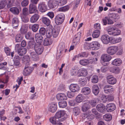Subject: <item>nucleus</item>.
Instances as JSON below:
<instances>
[{"mask_svg":"<svg viewBox=\"0 0 125 125\" xmlns=\"http://www.w3.org/2000/svg\"><path fill=\"white\" fill-rule=\"evenodd\" d=\"M59 31V30L56 28L53 29L51 28H48L46 31V36L50 38L52 36L53 37L56 38L58 36Z\"/></svg>","mask_w":125,"mask_h":125,"instance_id":"nucleus-2","label":"nucleus"},{"mask_svg":"<svg viewBox=\"0 0 125 125\" xmlns=\"http://www.w3.org/2000/svg\"><path fill=\"white\" fill-rule=\"evenodd\" d=\"M64 19V15L62 13H59L55 16V22L57 25L61 24L63 22Z\"/></svg>","mask_w":125,"mask_h":125,"instance_id":"nucleus-4","label":"nucleus"},{"mask_svg":"<svg viewBox=\"0 0 125 125\" xmlns=\"http://www.w3.org/2000/svg\"><path fill=\"white\" fill-rule=\"evenodd\" d=\"M82 92L84 94L87 95L91 92V89L88 87H84L82 89Z\"/></svg>","mask_w":125,"mask_h":125,"instance_id":"nucleus-33","label":"nucleus"},{"mask_svg":"<svg viewBox=\"0 0 125 125\" xmlns=\"http://www.w3.org/2000/svg\"><path fill=\"white\" fill-rule=\"evenodd\" d=\"M121 41V38H114L111 40V42L113 44H115L120 42Z\"/></svg>","mask_w":125,"mask_h":125,"instance_id":"nucleus-46","label":"nucleus"},{"mask_svg":"<svg viewBox=\"0 0 125 125\" xmlns=\"http://www.w3.org/2000/svg\"><path fill=\"white\" fill-rule=\"evenodd\" d=\"M35 44H36L35 43L34 41H30L28 43V47L30 48H32L33 47L34 48V45Z\"/></svg>","mask_w":125,"mask_h":125,"instance_id":"nucleus-56","label":"nucleus"},{"mask_svg":"<svg viewBox=\"0 0 125 125\" xmlns=\"http://www.w3.org/2000/svg\"><path fill=\"white\" fill-rule=\"evenodd\" d=\"M116 106L115 104L113 103H110L106 106V108L108 112H112L115 110Z\"/></svg>","mask_w":125,"mask_h":125,"instance_id":"nucleus-15","label":"nucleus"},{"mask_svg":"<svg viewBox=\"0 0 125 125\" xmlns=\"http://www.w3.org/2000/svg\"><path fill=\"white\" fill-rule=\"evenodd\" d=\"M23 60L26 63L24 68L23 70V74L25 76H27L30 75L33 70V69L30 67L27 66L29 65V62L30 59L29 57L24 56L23 57Z\"/></svg>","mask_w":125,"mask_h":125,"instance_id":"nucleus-1","label":"nucleus"},{"mask_svg":"<svg viewBox=\"0 0 125 125\" xmlns=\"http://www.w3.org/2000/svg\"><path fill=\"white\" fill-rule=\"evenodd\" d=\"M10 10L14 15H17L19 13V9L17 7H12L10 9Z\"/></svg>","mask_w":125,"mask_h":125,"instance_id":"nucleus-29","label":"nucleus"},{"mask_svg":"<svg viewBox=\"0 0 125 125\" xmlns=\"http://www.w3.org/2000/svg\"><path fill=\"white\" fill-rule=\"evenodd\" d=\"M59 107L61 108H64L67 106V102L65 101H62L59 103Z\"/></svg>","mask_w":125,"mask_h":125,"instance_id":"nucleus-50","label":"nucleus"},{"mask_svg":"<svg viewBox=\"0 0 125 125\" xmlns=\"http://www.w3.org/2000/svg\"><path fill=\"white\" fill-rule=\"evenodd\" d=\"M80 71L81 72L83 76H85L87 74V71L86 69L83 68L81 69Z\"/></svg>","mask_w":125,"mask_h":125,"instance_id":"nucleus-54","label":"nucleus"},{"mask_svg":"<svg viewBox=\"0 0 125 125\" xmlns=\"http://www.w3.org/2000/svg\"><path fill=\"white\" fill-rule=\"evenodd\" d=\"M40 34H41L43 35H44L46 34V29L44 27H41L39 31Z\"/></svg>","mask_w":125,"mask_h":125,"instance_id":"nucleus-57","label":"nucleus"},{"mask_svg":"<svg viewBox=\"0 0 125 125\" xmlns=\"http://www.w3.org/2000/svg\"><path fill=\"white\" fill-rule=\"evenodd\" d=\"M39 25L38 24H34L31 27L32 31L34 32L37 31L39 28Z\"/></svg>","mask_w":125,"mask_h":125,"instance_id":"nucleus-49","label":"nucleus"},{"mask_svg":"<svg viewBox=\"0 0 125 125\" xmlns=\"http://www.w3.org/2000/svg\"><path fill=\"white\" fill-rule=\"evenodd\" d=\"M86 78L84 77H82L79 78L78 82H80L81 86H83L86 84Z\"/></svg>","mask_w":125,"mask_h":125,"instance_id":"nucleus-34","label":"nucleus"},{"mask_svg":"<svg viewBox=\"0 0 125 125\" xmlns=\"http://www.w3.org/2000/svg\"><path fill=\"white\" fill-rule=\"evenodd\" d=\"M94 27L95 30H100L101 29L100 24L99 23L95 24L94 25Z\"/></svg>","mask_w":125,"mask_h":125,"instance_id":"nucleus-60","label":"nucleus"},{"mask_svg":"<svg viewBox=\"0 0 125 125\" xmlns=\"http://www.w3.org/2000/svg\"><path fill=\"white\" fill-rule=\"evenodd\" d=\"M100 30H94L92 33V37L94 38H97L100 36Z\"/></svg>","mask_w":125,"mask_h":125,"instance_id":"nucleus-37","label":"nucleus"},{"mask_svg":"<svg viewBox=\"0 0 125 125\" xmlns=\"http://www.w3.org/2000/svg\"><path fill=\"white\" fill-rule=\"evenodd\" d=\"M109 17L113 20L118 19L119 18V15L115 13H110L108 15Z\"/></svg>","mask_w":125,"mask_h":125,"instance_id":"nucleus-35","label":"nucleus"},{"mask_svg":"<svg viewBox=\"0 0 125 125\" xmlns=\"http://www.w3.org/2000/svg\"><path fill=\"white\" fill-rule=\"evenodd\" d=\"M92 92L93 94L97 95L99 92V89L98 86L97 85H94L92 88Z\"/></svg>","mask_w":125,"mask_h":125,"instance_id":"nucleus-27","label":"nucleus"},{"mask_svg":"<svg viewBox=\"0 0 125 125\" xmlns=\"http://www.w3.org/2000/svg\"><path fill=\"white\" fill-rule=\"evenodd\" d=\"M107 81L110 84H114L116 82V78H114L112 76H108L107 77Z\"/></svg>","mask_w":125,"mask_h":125,"instance_id":"nucleus-16","label":"nucleus"},{"mask_svg":"<svg viewBox=\"0 0 125 125\" xmlns=\"http://www.w3.org/2000/svg\"><path fill=\"white\" fill-rule=\"evenodd\" d=\"M96 108L98 111L101 113H103L105 111V106L102 104H97L96 106Z\"/></svg>","mask_w":125,"mask_h":125,"instance_id":"nucleus-22","label":"nucleus"},{"mask_svg":"<svg viewBox=\"0 0 125 125\" xmlns=\"http://www.w3.org/2000/svg\"><path fill=\"white\" fill-rule=\"evenodd\" d=\"M40 16L37 14H35L32 16L30 18V21L31 23L36 22L38 20Z\"/></svg>","mask_w":125,"mask_h":125,"instance_id":"nucleus-25","label":"nucleus"},{"mask_svg":"<svg viewBox=\"0 0 125 125\" xmlns=\"http://www.w3.org/2000/svg\"><path fill=\"white\" fill-rule=\"evenodd\" d=\"M107 32L109 35L113 36L118 35L121 33L120 30L114 27H112L108 29Z\"/></svg>","mask_w":125,"mask_h":125,"instance_id":"nucleus-6","label":"nucleus"},{"mask_svg":"<svg viewBox=\"0 0 125 125\" xmlns=\"http://www.w3.org/2000/svg\"><path fill=\"white\" fill-rule=\"evenodd\" d=\"M26 49L23 47H22L17 52L18 54L20 56L26 54Z\"/></svg>","mask_w":125,"mask_h":125,"instance_id":"nucleus-36","label":"nucleus"},{"mask_svg":"<svg viewBox=\"0 0 125 125\" xmlns=\"http://www.w3.org/2000/svg\"><path fill=\"white\" fill-rule=\"evenodd\" d=\"M101 39L103 43L105 44H107L110 42V37L107 34H104L102 35Z\"/></svg>","mask_w":125,"mask_h":125,"instance_id":"nucleus-11","label":"nucleus"},{"mask_svg":"<svg viewBox=\"0 0 125 125\" xmlns=\"http://www.w3.org/2000/svg\"><path fill=\"white\" fill-rule=\"evenodd\" d=\"M4 50L7 56H10V49L9 47H5L4 48Z\"/></svg>","mask_w":125,"mask_h":125,"instance_id":"nucleus-51","label":"nucleus"},{"mask_svg":"<svg viewBox=\"0 0 125 125\" xmlns=\"http://www.w3.org/2000/svg\"><path fill=\"white\" fill-rule=\"evenodd\" d=\"M66 114L64 110H60L56 112L54 116L61 123L64 122L66 118Z\"/></svg>","mask_w":125,"mask_h":125,"instance_id":"nucleus-3","label":"nucleus"},{"mask_svg":"<svg viewBox=\"0 0 125 125\" xmlns=\"http://www.w3.org/2000/svg\"><path fill=\"white\" fill-rule=\"evenodd\" d=\"M42 21L43 23L47 26L49 25L50 24L51 21L47 18L45 17H42Z\"/></svg>","mask_w":125,"mask_h":125,"instance_id":"nucleus-32","label":"nucleus"},{"mask_svg":"<svg viewBox=\"0 0 125 125\" xmlns=\"http://www.w3.org/2000/svg\"><path fill=\"white\" fill-rule=\"evenodd\" d=\"M28 27L26 25H22L20 30V32L22 34H25L27 31Z\"/></svg>","mask_w":125,"mask_h":125,"instance_id":"nucleus-40","label":"nucleus"},{"mask_svg":"<svg viewBox=\"0 0 125 125\" xmlns=\"http://www.w3.org/2000/svg\"><path fill=\"white\" fill-rule=\"evenodd\" d=\"M38 8L40 11L42 12H45L48 9L47 5L44 2L40 3L38 5Z\"/></svg>","mask_w":125,"mask_h":125,"instance_id":"nucleus-8","label":"nucleus"},{"mask_svg":"<svg viewBox=\"0 0 125 125\" xmlns=\"http://www.w3.org/2000/svg\"><path fill=\"white\" fill-rule=\"evenodd\" d=\"M57 108V104L55 103H52L50 104L49 110L52 113H54L56 111Z\"/></svg>","mask_w":125,"mask_h":125,"instance_id":"nucleus-20","label":"nucleus"},{"mask_svg":"<svg viewBox=\"0 0 125 125\" xmlns=\"http://www.w3.org/2000/svg\"><path fill=\"white\" fill-rule=\"evenodd\" d=\"M80 108L78 107H76L73 109V113L76 116L78 115L80 113Z\"/></svg>","mask_w":125,"mask_h":125,"instance_id":"nucleus-43","label":"nucleus"},{"mask_svg":"<svg viewBox=\"0 0 125 125\" xmlns=\"http://www.w3.org/2000/svg\"><path fill=\"white\" fill-rule=\"evenodd\" d=\"M98 100V99L97 98H94L92 99L90 102V103L92 107H94L96 106Z\"/></svg>","mask_w":125,"mask_h":125,"instance_id":"nucleus-42","label":"nucleus"},{"mask_svg":"<svg viewBox=\"0 0 125 125\" xmlns=\"http://www.w3.org/2000/svg\"><path fill=\"white\" fill-rule=\"evenodd\" d=\"M57 99L58 100H66L67 97L65 94L63 93H60L57 94L56 96Z\"/></svg>","mask_w":125,"mask_h":125,"instance_id":"nucleus-21","label":"nucleus"},{"mask_svg":"<svg viewBox=\"0 0 125 125\" xmlns=\"http://www.w3.org/2000/svg\"><path fill=\"white\" fill-rule=\"evenodd\" d=\"M59 4V2L57 0H49L48 3V7L51 9L57 7Z\"/></svg>","mask_w":125,"mask_h":125,"instance_id":"nucleus-7","label":"nucleus"},{"mask_svg":"<svg viewBox=\"0 0 125 125\" xmlns=\"http://www.w3.org/2000/svg\"><path fill=\"white\" fill-rule=\"evenodd\" d=\"M90 46L92 50H97L99 49L100 44L97 42L94 41L91 43Z\"/></svg>","mask_w":125,"mask_h":125,"instance_id":"nucleus-14","label":"nucleus"},{"mask_svg":"<svg viewBox=\"0 0 125 125\" xmlns=\"http://www.w3.org/2000/svg\"><path fill=\"white\" fill-rule=\"evenodd\" d=\"M85 98L83 95L82 94H79L76 97V101L78 103H80L82 102Z\"/></svg>","mask_w":125,"mask_h":125,"instance_id":"nucleus-31","label":"nucleus"},{"mask_svg":"<svg viewBox=\"0 0 125 125\" xmlns=\"http://www.w3.org/2000/svg\"><path fill=\"white\" fill-rule=\"evenodd\" d=\"M81 33L80 32H78L75 35V37L73 39V42L76 44L79 42L81 36Z\"/></svg>","mask_w":125,"mask_h":125,"instance_id":"nucleus-24","label":"nucleus"},{"mask_svg":"<svg viewBox=\"0 0 125 125\" xmlns=\"http://www.w3.org/2000/svg\"><path fill=\"white\" fill-rule=\"evenodd\" d=\"M74 92L71 91V92H68L67 93V96L69 98H71L73 97L74 95Z\"/></svg>","mask_w":125,"mask_h":125,"instance_id":"nucleus-64","label":"nucleus"},{"mask_svg":"<svg viewBox=\"0 0 125 125\" xmlns=\"http://www.w3.org/2000/svg\"><path fill=\"white\" fill-rule=\"evenodd\" d=\"M69 6L67 5L59 8L58 11L60 12H65L68 11L69 9Z\"/></svg>","mask_w":125,"mask_h":125,"instance_id":"nucleus-44","label":"nucleus"},{"mask_svg":"<svg viewBox=\"0 0 125 125\" xmlns=\"http://www.w3.org/2000/svg\"><path fill=\"white\" fill-rule=\"evenodd\" d=\"M119 50V47L116 46L109 47L107 49V52L109 54L113 55L116 53Z\"/></svg>","mask_w":125,"mask_h":125,"instance_id":"nucleus-5","label":"nucleus"},{"mask_svg":"<svg viewBox=\"0 0 125 125\" xmlns=\"http://www.w3.org/2000/svg\"><path fill=\"white\" fill-rule=\"evenodd\" d=\"M65 47V44L63 42H62L60 43L58 46V48L59 50L60 51V52L64 50Z\"/></svg>","mask_w":125,"mask_h":125,"instance_id":"nucleus-48","label":"nucleus"},{"mask_svg":"<svg viewBox=\"0 0 125 125\" xmlns=\"http://www.w3.org/2000/svg\"><path fill=\"white\" fill-rule=\"evenodd\" d=\"M109 70L111 72L115 74L118 73L120 71V69L118 67H111Z\"/></svg>","mask_w":125,"mask_h":125,"instance_id":"nucleus-39","label":"nucleus"},{"mask_svg":"<svg viewBox=\"0 0 125 125\" xmlns=\"http://www.w3.org/2000/svg\"><path fill=\"white\" fill-rule=\"evenodd\" d=\"M29 3L28 0H23L21 3V5L22 7H26L28 5Z\"/></svg>","mask_w":125,"mask_h":125,"instance_id":"nucleus-58","label":"nucleus"},{"mask_svg":"<svg viewBox=\"0 0 125 125\" xmlns=\"http://www.w3.org/2000/svg\"><path fill=\"white\" fill-rule=\"evenodd\" d=\"M86 118L89 120H90L94 119V116L92 114H89L87 115H86Z\"/></svg>","mask_w":125,"mask_h":125,"instance_id":"nucleus-61","label":"nucleus"},{"mask_svg":"<svg viewBox=\"0 0 125 125\" xmlns=\"http://www.w3.org/2000/svg\"><path fill=\"white\" fill-rule=\"evenodd\" d=\"M26 38L28 40H33L34 38L32 37L31 33L30 32H28L25 35Z\"/></svg>","mask_w":125,"mask_h":125,"instance_id":"nucleus-53","label":"nucleus"},{"mask_svg":"<svg viewBox=\"0 0 125 125\" xmlns=\"http://www.w3.org/2000/svg\"><path fill=\"white\" fill-rule=\"evenodd\" d=\"M69 88L71 91L74 92L78 91L79 90V87L76 84H71Z\"/></svg>","mask_w":125,"mask_h":125,"instance_id":"nucleus-17","label":"nucleus"},{"mask_svg":"<svg viewBox=\"0 0 125 125\" xmlns=\"http://www.w3.org/2000/svg\"><path fill=\"white\" fill-rule=\"evenodd\" d=\"M52 43V41L50 38L47 37L43 41V44L44 46H47L51 44Z\"/></svg>","mask_w":125,"mask_h":125,"instance_id":"nucleus-26","label":"nucleus"},{"mask_svg":"<svg viewBox=\"0 0 125 125\" xmlns=\"http://www.w3.org/2000/svg\"><path fill=\"white\" fill-rule=\"evenodd\" d=\"M104 89V93L107 94H111L114 91V89L110 85L105 86Z\"/></svg>","mask_w":125,"mask_h":125,"instance_id":"nucleus-10","label":"nucleus"},{"mask_svg":"<svg viewBox=\"0 0 125 125\" xmlns=\"http://www.w3.org/2000/svg\"><path fill=\"white\" fill-rule=\"evenodd\" d=\"M37 11L36 6L33 4H31L29 7V12L30 14L36 12Z\"/></svg>","mask_w":125,"mask_h":125,"instance_id":"nucleus-13","label":"nucleus"},{"mask_svg":"<svg viewBox=\"0 0 125 125\" xmlns=\"http://www.w3.org/2000/svg\"><path fill=\"white\" fill-rule=\"evenodd\" d=\"M28 9L26 8H24L22 10V13L24 16H26L29 14Z\"/></svg>","mask_w":125,"mask_h":125,"instance_id":"nucleus-55","label":"nucleus"},{"mask_svg":"<svg viewBox=\"0 0 125 125\" xmlns=\"http://www.w3.org/2000/svg\"><path fill=\"white\" fill-rule=\"evenodd\" d=\"M19 21L18 18L16 17L13 18L12 21V26L14 29H16L18 26Z\"/></svg>","mask_w":125,"mask_h":125,"instance_id":"nucleus-19","label":"nucleus"},{"mask_svg":"<svg viewBox=\"0 0 125 125\" xmlns=\"http://www.w3.org/2000/svg\"><path fill=\"white\" fill-rule=\"evenodd\" d=\"M46 15L49 17L51 19L53 18L54 16L53 12L52 11L49 12Z\"/></svg>","mask_w":125,"mask_h":125,"instance_id":"nucleus-63","label":"nucleus"},{"mask_svg":"<svg viewBox=\"0 0 125 125\" xmlns=\"http://www.w3.org/2000/svg\"><path fill=\"white\" fill-rule=\"evenodd\" d=\"M80 64L83 65H85L87 64V59L81 60L80 61Z\"/></svg>","mask_w":125,"mask_h":125,"instance_id":"nucleus-62","label":"nucleus"},{"mask_svg":"<svg viewBox=\"0 0 125 125\" xmlns=\"http://www.w3.org/2000/svg\"><path fill=\"white\" fill-rule=\"evenodd\" d=\"M122 60L120 58H116L113 60L112 64L116 66H119L122 63Z\"/></svg>","mask_w":125,"mask_h":125,"instance_id":"nucleus-28","label":"nucleus"},{"mask_svg":"<svg viewBox=\"0 0 125 125\" xmlns=\"http://www.w3.org/2000/svg\"><path fill=\"white\" fill-rule=\"evenodd\" d=\"M54 116L51 117L49 119L50 122L53 125H61L62 124Z\"/></svg>","mask_w":125,"mask_h":125,"instance_id":"nucleus-12","label":"nucleus"},{"mask_svg":"<svg viewBox=\"0 0 125 125\" xmlns=\"http://www.w3.org/2000/svg\"><path fill=\"white\" fill-rule=\"evenodd\" d=\"M35 39L36 42L40 44L43 40V38L40 34L37 33L35 35Z\"/></svg>","mask_w":125,"mask_h":125,"instance_id":"nucleus-23","label":"nucleus"},{"mask_svg":"<svg viewBox=\"0 0 125 125\" xmlns=\"http://www.w3.org/2000/svg\"><path fill=\"white\" fill-rule=\"evenodd\" d=\"M34 49L38 55L41 54L43 50V48L39 44L34 45Z\"/></svg>","mask_w":125,"mask_h":125,"instance_id":"nucleus-9","label":"nucleus"},{"mask_svg":"<svg viewBox=\"0 0 125 125\" xmlns=\"http://www.w3.org/2000/svg\"><path fill=\"white\" fill-rule=\"evenodd\" d=\"M7 1L6 0H3L0 2V9L4 8L6 5Z\"/></svg>","mask_w":125,"mask_h":125,"instance_id":"nucleus-52","label":"nucleus"},{"mask_svg":"<svg viewBox=\"0 0 125 125\" xmlns=\"http://www.w3.org/2000/svg\"><path fill=\"white\" fill-rule=\"evenodd\" d=\"M101 60L104 62H109L112 59L111 56L107 54H104L101 57Z\"/></svg>","mask_w":125,"mask_h":125,"instance_id":"nucleus-18","label":"nucleus"},{"mask_svg":"<svg viewBox=\"0 0 125 125\" xmlns=\"http://www.w3.org/2000/svg\"><path fill=\"white\" fill-rule=\"evenodd\" d=\"M104 119L106 121H109L112 119V116L110 114H106L103 116Z\"/></svg>","mask_w":125,"mask_h":125,"instance_id":"nucleus-45","label":"nucleus"},{"mask_svg":"<svg viewBox=\"0 0 125 125\" xmlns=\"http://www.w3.org/2000/svg\"><path fill=\"white\" fill-rule=\"evenodd\" d=\"M90 108V105L88 103H84L82 106L81 109L83 112H85L89 109Z\"/></svg>","mask_w":125,"mask_h":125,"instance_id":"nucleus-30","label":"nucleus"},{"mask_svg":"<svg viewBox=\"0 0 125 125\" xmlns=\"http://www.w3.org/2000/svg\"><path fill=\"white\" fill-rule=\"evenodd\" d=\"M15 0H7L6 5L8 8H9L14 5Z\"/></svg>","mask_w":125,"mask_h":125,"instance_id":"nucleus-41","label":"nucleus"},{"mask_svg":"<svg viewBox=\"0 0 125 125\" xmlns=\"http://www.w3.org/2000/svg\"><path fill=\"white\" fill-rule=\"evenodd\" d=\"M23 36L20 34H17L15 37V40L16 42H19L23 39Z\"/></svg>","mask_w":125,"mask_h":125,"instance_id":"nucleus-38","label":"nucleus"},{"mask_svg":"<svg viewBox=\"0 0 125 125\" xmlns=\"http://www.w3.org/2000/svg\"><path fill=\"white\" fill-rule=\"evenodd\" d=\"M98 81V78L96 75H93L91 78V82L93 83H97Z\"/></svg>","mask_w":125,"mask_h":125,"instance_id":"nucleus-47","label":"nucleus"},{"mask_svg":"<svg viewBox=\"0 0 125 125\" xmlns=\"http://www.w3.org/2000/svg\"><path fill=\"white\" fill-rule=\"evenodd\" d=\"M91 43H85L84 44V48L85 49H89L91 48L90 46Z\"/></svg>","mask_w":125,"mask_h":125,"instance_id":"nucleus-59","label":"nucleus"}]
</instances>
